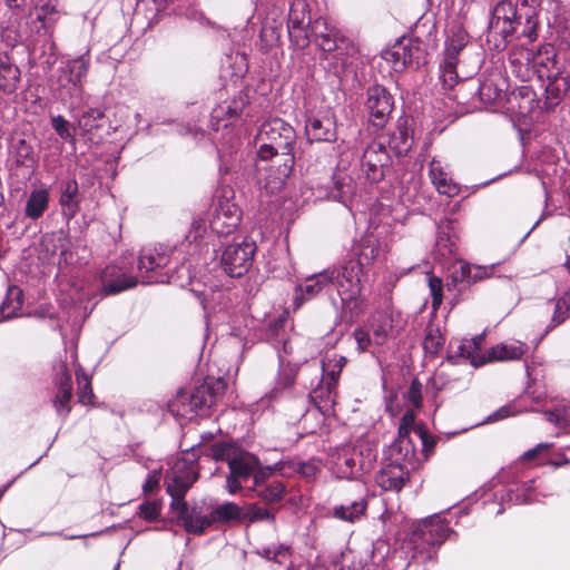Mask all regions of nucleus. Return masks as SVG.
<instances>
[{
    "instance_id": "40",
    "label": "nucleus",
    "mask_w": 570,
    "mask_h": 570,
    "mask_svg": "<svg viewBox=\"0 0 570 570\" xmlns=\"http://www.w3.org/2000/svg\"><path fill=\"white\" fill-rule=\"evenodd\" d=\"M274 512L257 503L247 504L243 508V522L254 523L259 521L273 522Z\"/></svg>"
},
{
    "instance_id": "14",
    "label": "nucleus",
    "mask_w": 570,
    "mask_h": 570,
    "mask_svg": "<svg viewBox=\"0 0 570 570\" xmlns=\"http://www.w3.org/2000/svg\"><path fill=\"white\" fill-rule=\"evenodd\" d=\"M393 98L384 87L375 85L367 89L366 109L373 126L383 127L393 110Z\"/></svg>"
},
{
    "instance_id": "4",
    "label": "nucleus",
    "mask_w": 570,
    "mask_h": 570,
    "mask_svg": "<svg viewBox=\"0 0 570 570\" xmlns=\"http://www.w3.org/2000/svg\"><path fill=\"white\" fill-rule=\"evenodd\" d=\"M345 365V358H322V379L311 393V399L317 410L324 415L334 414L336 403V384Z\"/></svg>"
},
{
    "instance_id": "56",
    "label": "nucleus",
    "mask_w": 570,
    "mask_h": 570,
    "mask_svg": "<svg viewBox=\"0 0 570 570\" xmlns=\"http://www.w3.org/2000/svg\"><path fill=\"white\" fill-rule=\"evenodd\" d=\"M429 288L432 296V307L438 309L442 303V288L443 284L441 278L432 276L429 278Z\"/></svg>"
},
{
    "instance_id": "44",
    "label": "nucleus",
    "mask_w": 570,
    "mask_h": 570,
    "mask_svg": "<svg viewBox=\"0 0 570 570\" xmlns=\"http://www.w3.org/2000/svg\"><path fill=\"white\" fill-rule=\"evenodd\" d=\"M335 191L334 197L337 198L341 203L347 204L351 202L355 195V186L352 177L344 176L335 180Z\"/></svg>"
},
{
    "instance_id": "2",
    "label": "nucleus",
    "mask_w": 570,
    "mask_h": 570,
    "mask_svg": "<svg viewBox=\"0 0 570 570\" xmlns=\"http://www.w3.org/2000/svg\"><path fill=\"white\" fill-rule=\"evenodd\" d=\"M262 141L258 157L263 160L273 159L272 167L276 168V176L273 183L268 181L266 187L279 188L292 173L294 166L293 145L296 140L294 128L279 118L265 121L257 134Z\"/></svg>"
},
{
    "instance_id": "43",
    "label": "nucleus",
    "mask_w": 570,
    "mask_h": 570,
    "mask_svg": "<svg viewBox=\"0 0 570 570\" xmlns=\"http://www.w3.org/2000/svg\"><path fill=\"white\" fill-rule=\"evenodd\" d=\"M390 144L397 154H406L412 147L413 137L410 135L406 127L400 126L397 130L392 134Z\"/></svg>"
},
{
    "instance_id": "39",
    "label": "nucleus",
    "mask_w": 570,
    "mask_h": 570,
    "mask_svg": "<svg viewBox=\"0 0 570 570\" xmlns=\"http://www.w3.org/2000/svg\"><path fill=\"white\" fill-rule=\"evenodd\" d=\"M404 45L407 66H416L425 62V49L417 39H402Z\"/></svg>"
},
{
    "instance_id": "28",
    "label": "nucleus",
    "mask_w": 570,
    "mask_h": 570,
    "mask_svg": "<svg viewBox=\"0 0 570 570\" xmlns=\"http://www.w3.org/2000/svg\"><path fill=\"white\" fill-rule=\"evenodd\" d=\"M309 33L314 36L315 42L323 51L332 52L337 49L338 30L328 26L325 19H316L311 27Z\"/></svg>"
},
{
    "instance_id": "32",
    "label": "nucleus",
    "mask_w": 570,
    "mask_h": 570,
    "mask_svg": "<svg viewBox=\"0 0 570 570\" xmlns=\"http://www.w3.org/2000/svg\"><path fill=\"white\" fill-rule=\"evenodd\" d=\"M49 206V191L38 188L30 191L24 207V215L30 219L40 218Z\"/></svg>"
},
{
    "instance_id": "17",
    "label": "nucleus",
    "mask_w": 570,
    "mask_h": 570,
    "mask_svg": "<svg viewBox=\"0 0 570 570\" xmlns=\"http://www.w3.org/2000/svg\"><path fill=\"white\" fill-rule=\"evenodd\" d=\"M520 56L525 60L527 65H531L538 78L541 80L552 79L559 73H562L561 67L557 62V55L551 47H546L535 55L529 50H522Z\"/></svg>"
},
{
    "instance_id": "6",
    "label": "nucleus",
    "mask_w": 570,
    "mask_h": 570,
    "mask_svg": "<svg viewBox=\"0 0 570 570\" xmlns=\"http://www.w3.org/2000/svg\"><path fill=\"white\" fill-rule=\"evenodd\" d=\"M375 460V450L365 442L345 446L338 453L336 461L340 478H357L361 473L370 471Z\"/></svg>"
},
{
    "instance_id": "7",
    "label": "nucleus",
    "mask_w": 570,
    "mask_h": 570,
    "mask_svg": "<svg viewBox=\"0 0 570 570\" xmlns=\"http://www.w3.org/2000/svg\"><path fill=\"white\" fill-rule=\"evenodd\" d=\"M361 274L362 263L350 262L343 266L336 281L342 307L344 311H350L351 318L361 312L363 305V301L360 298Z\"/></svg>"
},
{
    "instance_id": "55",
    "label": "nucleus",
    "mask_w": 570,
    "mask_h": 570,
    "mask_svg": "<svg viewBox=\"0 0 570 570\" xmlns=\"http://www.w3.org/2000/svg\"><path fill=\"white\" fill-rule=\"evenodd\" d=\"M470 272H472L471 264L459 262L452 267V281L454 283H470Z\"/></svg>"
},
{
    "instance_id": "26",
    "label": "nucleus",
    "mask_w": 570,
    "mask_h": 570,
    "mask_svg": "<svg viewBox=\"0 0 570 570\" xmlns=\"http://www.w3.org/2000/svg\"><path fill=\"white\" fill-rule=\"evenodd\" d=\"M333 281V273L322 272L307 277L296 287L295 305L309 301L324 291Z\"/></svg>"
},
{
    "instance_id": "36",
    "label": "nucleus",
    "mask_w": 570,
    "mask_h": 570,
    "mask_svg": "<svg viewBox=\"0 0 570 570\" xmlns=\"http://www.w3.org/2000/svg\"><path fill=\"white\" fill-rule=\"evenodd\" d=\"M380 254V242L379 238L370 233L364 235L358 245V255L362 264L372 263Z\"/></svg>"
},
{
    "instance_id": "37",
    "label": "nucleus",
    "mask_w": 570,
    "mask_h": 570,
    "mask_svg": "<svg viewBox=\"0 0 570 570\" xmlns=\"http://www.w3.org/2000/svg\"><path fill=\"white\" fill-rule=\"evenodd\" d=\"M382 58L391 66L394 71H402L407 67L404 45L397 41L391 48L382 52Z\"/></svg>"
},
{
    "instance_id": "15",
    "label": "nucleus",
    "mask_w": 570,
    "mask_h": 570,
    "mask_svg": "<svg viewBox=\"0 0 570 570\" xmlns=\"http://www.w3.org/2000/svg\"><path fill=\"white\" fill-rule=\"evenodd\" d=\"M57 391L52 400L53 407L58 416L65 420L71 411L72 400V381L69 372V364L67 360H60L56 366Z\"/></svg>"
},
{
    "instance_id": "12",
    "label": "nucleus",
    "mask_w": 570,
    "mask_h": 570,
    "mask_svg": "<svg viewBox=\"0 0 570 570\" xmlns=\"http://www.w3.org/2000/svg\"><path fill=\"white\" fill-rule=\"evenodd\" d=\"M258 466V458L253 453L237 450L228 464L229 475L226 479V488L230 494L242 489V482L247 481Z\"/></svg>"
},
{
    "instance_id": "53",
    "label": "nucleus",
    "mask_w": 570,
    "mask_h": 570,
    "mask_svg": "<svg viewBox=\"0 0 570 570\" xmlns=\"http://www.w3.org/2000/svg\"><path fill=\"white\" fill-rule=\"evenodd\" d=\"M509 502L515 504L531 503L535 500L532 493V488L529 484H524L522 489L510 490L507 494Z\"/></svg>"
},
{
    "instance_id": "41",
    "label": "nucleus",
    "mask_w": 570,
    "mask_h": 570,
    "mask_svg": "<svg viewBox=\"0 0 570 570\" xmlns=\"http://www.w3.org/2000/svg\"><path fill=\"white\" fill-rule=\"evenodd\" d=\"M256 495L266 503L278 502L283 499L285 493V485L281 481H274L269 484L261 485L253 489Z\"/></svg>"
},
{
    "instance_id": "3",
    "label": "nucleus",
    "mask_w": 570,
    "mask_h": 570,
    "mask_svg": "<svg viewBox=\"0 0 570 570\" xmlns=\"http://www.w3.org/2000/svg\"><path fill=\"white\" fill-rule=\"evenodd\" d=\"M198 474L194 463L178 460L166 476L167 493L171 497L170 508L178 515L185 530L189 533L200 534L213 525L210 513L203 515L196 507L188 508L184 497Z\"/></svg>"
},
{
    "instance_id": "16",
    "label": "nucleus",
    "mask_w": 570,
    "mask_h": 570,
    "mask_svg": "<svg viewBox=\"0 0 570 570\" xmlns=\"http://www.w3.org/2000/svg\"><path fill=\"white\" fill-rule=\"evenodd\" d=\"M239 207L228 199H220L210 219V228L218 235L227 236L235 232L240 223Z\"/></svg>"
},
{
    "instance_id": "60",
    "label": "nucleus",
    "mask_w": 570,
    "mask_h": 570,
    "mask_svg": "<svg viewBox=\"0 0 570 570\" xmlns=\"http://www.w3.org/2000/svg\"><path fill=\"white\" fill-rule=\"evenodd\" d=\"M296 368L292 367L291 363L284 358L279 363V377L284 385L293 383L295 377Z\"/></svg>"
},
{
    "instance_id": "51",
    "label": "nucleus",
    "mask_w": 570,
    "mask_h": 570,
    "mask_svg": "<svg viewBox=\"0 0 570 570\" xmlns=\"http://www.w3.org/2000/svg\"><path fill=\"white\" fill-rule=\"evenodd\" d=\"M104 114L99 109H89L78 120V125L82 131L89 132L94 128L99 126V121L102 119Z\"/></svg>"
},
{
    "instance_id": "63",
    "label": "nucleus",
    "mask_w": 570,
    "mask_h": 570,
    "mask_svg": "<svg viewBox=\"0 0 570 570\" xmlns=\"http://www.w3.org/2000/svg\"><path fill=\"white\" fill-rule=\"evenodd\" d=\"M4 304L11 306L12 312L18 311L22 306V292L19 287L12 286L8 291V297Z\"/></svg>"
},
{
    "instance_id": "48",
    "label": "nucleus",
    "mask_w": 570,
    "mask_h": 570,
    "mask_svg": "<svg viewBox=\"0 0 570 570\" xmlns=\"http://www.w3.org/2000/svg\"><path fill=\"white\" fill-rule=\"evenodd\" d=\"M138 283L134 276H127L121 274L116 279L107 282L105 281L104 291L106 294H118L122 291L129 289Z\"/></svg>"
},
{
    "instance_id": "21",
    "label": "nucleus",
    "mask_w": 570,
    "mask_h": 570,
    "mask_svg": "<svg viewBox=\"0 0 570 570\" xmlns=\"http://www.w3.org/2000/svg\"><path fill=\"white\" fill-rule=\"evenodd\" d=\"M387 460L396 462L411 471L420 465V459L416 449L410 436H397L396 440L389 446Z\"/></svg>"
},
{
    "instance_id": "24",
    "label": "nucleus",
    "mask_w": 570,
    "mask_h": 570,
    "mask_svg": "<svg viewBox=\"0 0 570 570\" xmlns=\"http://www.w3.org/2000/svg\"><path fill=\"white\" fill-rule=\"evenodd\" d=\"M69 250V240L62 232L45 234L40 243V257L50 262L59 254V264L67 263Z\"/></svg>"
},
{
    "instance_id": "46",
    "label": "nucleus",
    "mask_w": 570,
    "mask_h": 570,
    "mask_svg": "<svg viewBox=\"0 0 570 570\" xmlns=\"http://www.w3.org/2000/svg\"><path fill=\"white\" fill-rule=\"evenodd\" d=\"M284 469V463L282 462H278V463H275L273 465H266V466H263L261 465V463L258 462V466L257 469H255V471L253 472V489L255 488H258V487H263L265 485V481L277 474V473H281Z\"/></svg>"
},
{
    "instance_id": "45",
    "label": "nucleus",
    "mask_w": 570,
    "mask_h": 570,
    "mask_svg": "<svg viewBox=\"0 0 570 570\" xmlns=\"http://www.w3.org/2000/svg\"><path fill=\"white\" fill-rule=\"evenodd\" d=\"M354 338L357 344L358 353H380L379 346L373 344V335L370 330L357 328L354 331Z\"/></svg>"
},
{
    "instance_id": "9",
    "label": "nucleus",
    "mask_w": 570,
    "mask_h": 570,
    "mask_svg": "<svg viewBox=\"0 0 570 570\" xmlns=\"http://www.w3.org/2000/svg\"><path fill=\"white\" fill-rule=\"evenodd\" d=\"M89 63V57L83 55L67 61L59 68L56 89L59 91V97L61 99L78 96L80 94L83 80L88 73Z\"/></svg>"
},
{
    "instance_id": "58",
    "label": "nucleus",
    "mask_w": 570,
    "mask_h": 570,
    "mask_svg": "<svg viewBox=\"0 0 570 570\" xmlns=\"http://www.w3.org/2000/svg\"><path fill=\"white\" fill-rule=\"evenodd\" d=\"M160 513V505L156 501H148L139 507V514L147 521H154Z\"/></svg>"
},
{
    "instance_id": "62",
    "label": "nucleus",
    "mask_w": 570,
    "mask_h": 570,
    "mask_svg": "<svg viewBox=\"0 0 570 570\" xmlns=\"http://www.w3.org/2000/svg\"><path fill=\"white\" fill-rule=\"evenodd\" d=\"M519 411L515 410L512 405H504L490 414L485 420L484 423H492L497 422L503 419H507L509 416L515 415Z\"/></svg>"
},
{
    "instance_id": "49",
    "label": "nucleus",
    "mask_w": 570,
    "mask_h": 570,
    "mask_svg": "<svg viewBox=\"0 0 570 570\" xmlns=\"http://www.w3.org/2000/svg\"><path fill=\"white\" fill-rule=\"evenodd\" d=\"M546 419L558 428H567L570 425V403L559 405L552 411L544 413Z\"/></svg>"
},
{
    "instance_id": "34",
    "label": "nucleus",
    "mask_w": 570,
    "mask_h": 570,
    "mask_svg": "<svg viewBox=\"0 0 570 570\" xmlns=\"http://www.w3.org/2000/svg\"><path fill=\"white\" fill-rule=\"evenodd\" d=\"M78 184L76 180L65 183L59 203L62 207V214L67 218H72L79 209Z\"/></svg>"
},
{
    "instance_id": "30",
    "label": "nucleus",
    "mask_w": 570,
    "mask_h": 570,
    "mask_svg": "<svg viewBox=\"0 0 570 570\" xmlns=\"http://www.w3.org/2000/svg\"><path fill=\"white\" fill-rule=\"evenodd\" d=\"M69 364V372L71 373V370L75 371L77 384H78V401L81 404H90L94 405V392L91 387V376L83 371V368L80 366V364L72 358Z\"/></svg>"
},
{
    "instance_id": "5",
    "label": "nucleus",
    "mask_w": 570,
    "mask_h": 570,
    "mask_svg": "<svg viewBox=\"0 0 570 570\" xmlns=\"http://www.w3.org/2000/svg\"><path fill=\"white\" fill-rule=\"evenodd\" d=\"M450 535L449 525L439 517H429L421 521L412 534L414 557L422 560L431 559L433 549L443 543Z\"/></svg>"
},
{
    "instance_id": "64",
    "label": "nucleus",
    "mask_w": 570,
    "mask_h": 570,
    "mask_svg": "<svg viewBox=\"0 0 570 570\" xmlns=\"http://www.w3.org/2000/svg\"><path fill=\"white\" fill-rule=\"evenodd\" d=\"M563 308L570 313V291L566 293L562 296V298H560L556 304L553 321L557 324L561 323L564 320V316L561 315Z\"/></svg>"
},
{
    "instance_id": "27",
    "label": "nucleus",
    "mask_w": 570,
    "mask_h": 570,
    "mask_svg": "<svg viewBox=\"0 0 570 570\" xmlns=\"http://www.w3.org/2000/svg\"><path fill=\"white\" fill-rule=\"evenodd\" d=\"M429 176L439 194L454 197L460 193V185L453 180L441 161L435 159L431 161Z\"/></svg>"
},
{
    "instance_id": "10",
    "label": "nucleus",
    "mask_w": 570,
    "mask_h": 570,
    "mask_svg": "<svg viewBox=\"0 0 570 570\" xmlns=\"http://www.w3.org/2000/svg\"><path fill=\"white\" fill-rule=\"evenodd\" d=\"M255 253L256 244L248 239L227 246L220 257L224 271L230 277L243 276L252 266Z\"/></svg>"
},
{
    "instance_id": "33",
    "label": "nucleus",
    "mask_w": 570,
    "mask_h": 570,
    "mask_svg": "<svg viewBox=\"0 0 570 570\" xmlns=\"http://www.w3.org/2000/svg\"><path fill=\"white\" fill-rule=\"evenodd\" d=\"M210 520L213 524L243 522V508L234 502H225L212 510Z\"/></svg>"
},
{
    "instance_id": "47",
    "label": "nucleus",
    "mask_w": 570,
    "mask_h": 570,
    "mask_svg": "<svg viewBox=\"0 0 570 570\" xmlns=\"http://www.w3.org/2000/svg\"><path fill=\"white\" fill-rule=\"evenodd\" d=\"M444 345V338L439 328L429 327L423 340V348L431 356L438 354Z\"/></svg>"
},
{
    "instance_id": "57",
    "label": "nucleus",
    "mask_w": 570,
    "mask_h": 570,
    "mask_svg": "<svg viewBox=\"0 0 570 570\" xmlns=\"http://www.w3.org/2000/svg\"><path fill=\"white\" fill-rule=\"evenodd\" d=\"M454 248L455 244L451 240V238L448 235L441 234L438 236L435 243V250L439 256H451L454 253Z\"/></svg>"
},
{
    "instance_id": "52",
    "label": "nucleus",
    "mask_w": 570,
    "mask_h": 570,
    "mask_svg": "<svg viewBox=\"0 0 570 570\" xmlns=\"http://www.w3.org/2000/svg\"><path fill=\"white\" fill-rule=\"evenodd\" d=\"M51 125L61 139L73 141L75 130L67 119L60 115L55 116L51 118Z\"/></svg>"
},
{
    "instance_id": "25",
    "label": "nucleus",
    "mask_w": 570,
    "mask_h": 570,
    "mask_svg": "<svg viewBox=\"0 0 570 570\" xmlns=\"http://www.w3.org/2000/svg\"><path fill=\"white\" fill-rule=\"evenodd\" d=\"M507 81L499 71L483 76L479 86V98L485 105L500 101L505 92Z\"/></svg>"
},
{
    "instance_id": "35",
    "label": "nucleus",
    "mask_w": 570,
    "mask_h": 570,
    "mask_svg": "<svg viewBox=\"0 0 570 570\" xmlns=\"http://www.w3.org/2000/svg\"><path fill=\"white\" fill-rule=\"evenodd\" d=\"M366 510V501L364 499L355 500L350 504H342L333 509V517L346 521L355 522L364 515Z\"/></svg>"
},
{
    "instance_id": "19",
    "label": "nucleus",
    "mask_w": 570,
    "mask_h": 570,
    "mask_svg": "<svg viewBox=\"0 0 570 570\" xmlns=\"http://www.w3.org/2000/svg\"><path fill=\"white\" fill-rule=\"evenodd\" d=\"M308 140L312 141H335L336 119L330 111L322 112L317 116L308 118L305 126Z\"/></svg>"
},
{
    "instance_id": "11",
    "label": "nucleus",
    "mask_w": 570,
    "mask_h": 570,
    "mask_svg": "<svg viewBox=\"0 0 570 570\" xmlns=\"http://www.w3.org/2000/svg\"><path fill=\"white\" fill-rule=\"evenodd\" d=\"M311 27L308 4L302 0L294 1L289 9L287 22L291 41L298 48H305L311 40Z\"/></svg>"
},
{
    "instance_id": "18",
    "label": "nucleus",
    "mask_w": 570,
    "mask_h": 570,
    "mask_svg": "<svg viewBox=\"0 0 570 570\" xmlns=\"http://www.w3.org/2000/svg\"><path fill=\"white\" fill-rule=\"evenodd\" d=\"M517 7L510 1H500L493 9L489 31L507 40L517 29Z\"/></svg>"
},
{
    "instance_id": "50",
    "label": "nucleus",
    "mask_w": 570,
    "mask_h": 570,
    "mask_svg": "<svg viewBox=\"0 0 570 570\" xmlns=\"http://www.w3.org/2000/svg\"><path fill=\"white\" fill-rule=\"evenodd\" d=\"M14 155L17 163L30 167L35 164L33 148L24 139H19L14 145Z\"/></svg>"
},
{
    "instance_id": "8",
    "label": "nucleus",
    "mask_w": 570,
    "mask_h": 570,
    "mask_svg": "<svg viewBox=\"0 0 570 570\" xmlns=\"http://www.w3.org/2000/svg\"><path fill=\"white\" fill-rule=\"evenodd\" d=\"M466 43L468 33L461 27L454 26L449 30L444 46V58L440 66V78L448 89H452L460 79V73L456 70L459 55Z\"/></svg>"
},
{
    "instance_id": "42",
    "label": "nucleus",
    "mask_w": 570,
    "mask_h": 570,
    "mask_svg": "<svg viewBox=\"0 0 570 570\" xmlns=\"http://www.w3.org/2000/svg\"><path fill=\"white\" fill-rule=\"evenodd\" d=\"M525 353V345L519 341H513L494 345L488 356H522Z\"/></svg>"
},
{
    "instance_id": "23",
    "label": "nucleus",
    "mask_w": 570,
    "mask_h": 570,
    "mask_svg": "<svg viewBox=\"0 0 570 570\" xmlns=\"http://www.w3.org/2000/svg\"><path fill=\"white\" fill-rule=\"evenodd\" d=\"M168 264V255L159 253L155 248H146L141 252L138 261L140 272V282L142 284L163 283L164 279L155 276H148L150 272L165 267Z\"/></svg>"
},
{
    "instance_id": "59",
    "label": "nucleus",
    "mask_w": 570,
    "mask_h": 570,
    "mask_svg": "<svg viewBox=\"0 0 570 570\" xmlns=\"http://www.w3.org/2000/svg\"><path fill=\"white\" fill-rule=\"evenodd\" d=\"M406 400L416 409L422 405L421 383L413 380L406 393Z\"/></svg>"
},
{
    "instance_id": "20",
    "label": "nucleus",
    "mask_w": 570,
    "mask_h": 570,
    "mask_svg": "<svg viewBox=\"0 0 570 570\" xmlns=\"http://www.w3.org/2000/svg\"><path fill=\"white\" fill-rule=\"evenodd\" d=\"M402 326L401 316L392 313H376L373 315L370 331L373 335L374 345L385 344L390 337L400 331Z\"/></svg>"
},
{
    "instance_id": "31",
    "label": "nucleus",
    "mask_w": 570,
    "mask_h": 570,
    "mask_svg": "<svg viewBox=\"0 0 570 570\" xmlns=\"http://www.w3.org/2000/svg\"><path fill=\"white\" fill-rule=\"evenodd\" d=\"M546 91V106L547 108H552L557 106L564 94L569 89V82L567 77L562 73L553 77L552 79L542 80Z\"/></svg>"
},
{
    "instance_id": "38",
    "label": "nucleus",
    "mask_w": 570,
    "mask_h": 570,
    "mask_svg": "<svg viewBox=\"0 0 570 570\" xmlns=\"http://www.w3.org/2000/svg\"><path fill=\"white\" fill-rule=\"evenodd\" d=\"M484 341V335L480 334L473 338H455L450 343L451 347H456L454 356H474L479 352L481 344Z\"/></svg>"
},
{
    "instance_id": "22",
    "label": "nucleus",
    "mask_w": 570,
    "mask_h": 570,
    "mask_svg": "<svg viewBox=\"0 0 570 570\" xmlns=\"http://www.w3.org/2000/svg\"><path fill=\"white\" fill-rule=\"evenodd\" d=\"M411 470L396 463L389 461L376 474L375 481L384 491H400L409 480Z\"/></svg>"
},
{
    "instance_id": "29",
    "label": "nucleus",
    "mask_w": 570,
    "mask_h": 570,
    "mask_svg": "<svg viewBox=\"0 0 570 570\" xmlns=\"http://www.w3.org/2000/svg\"><path fill=\"white\" fill-rule=\"evenodd\" d=\"M20 70L10 58L0 53V91L10 95L16 91L20 82Z\"/></svg>"
},
{
    "instance_id": "54",
    "label": "nucleus",
    "mask_w": 570,
    "mask_h": 570,
    "mask_svg": "<svg viewBox=\"0 0 570 570\" xmlns=\"http://www.w3.org/2000/svg\"><path fill=\"white\" fill-rule=\"evenodd\" d=\"M238 449L228 443H216L210 448V455L214 460H226L229 464L230 458L234 456Z\"/></svg>"
},
{
    "instance_id": "61",
    "label": "nucleus",
    "mask_w": 570,
    "mask_h": 570,
    "mask_svg": "<svg viewBox=\"0 0 570 570\" xmlns=\"http://www.w3.org/2000/svg\"><path fill=\"white\" fill-rule=\"evenodd\" d=\"M414 423L415 414L413 411H406L401 419L397 436H409L410 431L414 428Z\"/></svg>"
},
{
    "instance_id": "1",
    "label": "nucleus",
    "mask_w": 570,
    "mask_h": 570,
    "mask_svg": "<svg viewBox=\"0 0 570 570\" xmlns=\"http://www.w3.org/2000/svg\"><path fill=\"white\" fill-rule=\"evenodd\" d=\"M226 358H199L198 375H204V382L191 390H180L169 403V410L176 416L191 420L194 416H205L226 389L223 372Z\"/></svg>"
},
{
    "instance_id": "13",
    "label": "nucleus",
    "mask_w": 570,
    "mask_h": 570,
    "mask_svg": "<svg viewBox=\"0 0 570 570\" xmlns=\"http://www.w3.org/2000/svg\"><path fill=\"white\" fill-rule=\"evenodd\" d=\"M390 160L386 147L381 142L373 141L363 153L361 171L368 181L379 183L384 178Z\"/></svg>"
}]
</instances>
